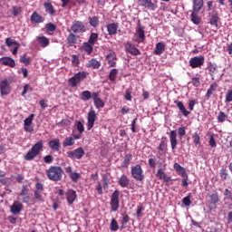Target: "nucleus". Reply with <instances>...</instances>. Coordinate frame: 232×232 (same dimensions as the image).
Here are the masks:
<instances>
[{"label": "nucleus", "instance_id": "1", "mask_svg": "<svg viewBox=\"0 0 232 232\" xmlns=\"http://www.w3.org/2000/svg\"><path fill=\"white\" fill-rule=\"evenodd\" d=\"M63 173H64V170H63V168L59 166H51L46 170V175L48 179L50 180H53V182H59V180H62Z\"/></svg>", "mask_w": 232, "mask_h": 232}, {"label": "nucleus", "instance_id": "2", "mask_svg": "<svg viewBox=\"0 0 232 232\" xmlns=\"http://www.w3.org/2000/svg\"><path fill=\"white\" fill-rule=\"evenodd\" d=\"M43 140L38 141L35 143L32 149L26 153L24 156L25 160H34L41 151H43Z\"/></svg>", "mask_w": 232, "mask_h": 232}, {"label": "nucleus", "instance_id": "3", "mask_svg": "<svg viewBox=\"0 0 232 232\" xmlns=\"http://www.w3.org/2000/svg\"><path fill=\"white\" fill-rule=\"evenodd\" d=\"M88 72H79L73 75V77L68 79V84L72 88H77L80 82H82L86 77H88Z\"/></svg>", "mask_w": 232, "mask_h": 232}, {"label": "nucleus", "instance_id": "4", "mask_svg": "<svg viewBox=\"0 0 232 232\" xmlns=\"http://www.w3.org/2000/svg\"><path fill=\"white\" fill-rule=\"evenodd\" d=\"M131 175L135 180L142 181L144 180V170L140 164H137L134 167H131Z\"/></svg>", "mask_w": 232, "mask_h": 232}, {"label": "nucleus", "instance_id": "5", "mask_svg": "<svg viewBox=\"0 0 232 232\" xmlns=\"http://www.w3.org/2000/svg\"><path fill=\"white\" fill-rule=\"evenodd\" d=\"M97 121V112L95 110L91 109L87 114V130L90 131L93 126H95V121Z\"/></svg>", "mask_w": 232, "mask_h": 232}, {"label": "nucleus", "instance_id": "6", "mask_svg": "<svg viewBox=\"0 0 232 232\" xmlns=\"http://www.w3.org/2000/svg\"><path fill=\"white\" fill-rule=\"evenodd\" d=\"M145 40H146V34H144V27L138 25L136 29V34L133 37V41L135 43H138V44H140V43H144Z\"/></svg>", "mask_w": 232, "mask_h": 232}, {"label": "nucleus", "instance_id": "7", "mask_svg": "<svg viewBox=\"0 0 232 232\" xmlns=\"http://www.w3.org/2000/svg\"><path fill=\"white\" fill-rule=\"evenodd\" d=\"M119 190H115L111 198V211H117L119 209Z\"/></svg>", "mask_w": 232, "mask_h": 232}, {"label": "nucleus", "instance_id": "8", "mask_svg": "<svg viewBox=\"0 0 232 232\" xmlns=\"http://www.w3.org/2000/svg\"><path fill=\"white\" fill-rule=\"evenodd\" d=\"M72 31L74 34H82V33L86 32V26H84V24L81 21H73L72 26Z\"/></svg>", "mask_w": 232, "mask_h": 232}, {"label": "nucleus", "instance_id": "9", "mask_svg": "<svg viewBox=\"0 0 232 232\" xmlns=\"http://www.w3.org/2000/svg\"><path fill=\"white\" fill-rule=\"evenodd\" d=\"M191 68H200L204 66V56H195L189 60Z\"/></svg>", "mask_w": 232, "mask_h": 232}, {"label": "nucleus", "instance_id": "10", "mask_svg": "<svg viewBox=\"0 0 232 232\" xmlns=\"http://www.w3.org/2000/svg\"><path fill=\"white\" fill-rule=\"evenodd\" d=\"M10 92H12V87H10V83L8 80H4L0 82V93L1 95H10Z\"/></svg>", "mask_w": 232, "mask_h": 232}, {"label": "nucleus", "instance_id": "11", "mask_svg": "<svg viewBox=\"0 0 232 232\" xmlns=\"http://www.w3.org/2000/svg\"><path fill=\"white\" fill-rule=\"evenodd\" d=\"M67 157H69V159H82V157H84V150L78 148L72 151H69L67 152Z\"/></svg>", "mask_w": 232, "mask_h": 232}, {"label": "nucleus", "instance_id": "12", "mask_svg": "<svg viewBox=\"0 0 232 232\" xmlns=\"http://www.w3.org/2000/svg\"><path fill=\"white\" fill-rule=\"evenodd\" d=\"M140 6H144V8H147L148 10H152V12H155L157 10L158 5L157 4H154L151 0H138Z\"/></svg>", "mask_w": 232, "mask_h": 232}, {"label": "nucleus", "instance_id": "13", "mask_svg": "<svg viewBox=\"0 0 232 232\" xmlns=\"http://www.w3.org/2000/svg\"><path fill=\"white\" fill-rule=\"evenodd\" d=\"M125 50L128 52V53H130V55H140V50L135 47V44H131L130 42H127L125 44Z\"/></svg>", "mask_w": 232, "mask_h": 232}, {"label": "nucleus", "instance_id": "14", "mask_svg": "<svg viewBox=\"0 0 232 232\" xmlns=\"http://www.w3.org/2000/svg\"><path fill=\"white\" fill-rule=\"evenodd\" d=\"M92 100L96 110H101V108H104V101L101 99V95L99 94V92H92Z\"/></svg>", "mask_w": 232, "mask_h": 232}, {"label": "nucleus", "instance_id": "15", "mask_svg": "<svg viewBox=\"0 0 232 232\" xmlns=\"http://www.w3.org/2000/svg\"><path fill=\"white\" fill-rule=\"evenodd\" d=\"M158 157L160 159L161 157H164L168 151V145L166 144V141L164 140H161L159 147H158Z\"/></svg>", "mask_w": 232, "mask_h": 232}, {"label": "nucleus", "instance_id": "16", "mask_svg": "<svg viewBox=\"0 0 232 232\" xmlns=\"http://www.w3.org/2000/svg\"><path fill=\"white\" fill-rule=\"evenodd\" d=\"M106 59L111 68L117 64V54L113 51H110L109 53L106 55Z\"/></svg>", "mask_w": 232, "mask_h": 232}, {"label": "nucleus", "instance_id": "17", "mask_svg": "<svg viewBox=\"0 0 232 232\" xmlns=\"http://www.w3.org/2000/svg\"><path fill=\"white\" fill-rule=\"evenodd\" d=\"M21 211H23V203L14 201L11 206V213H13V215H19Z\"/></svg>", "mask_w": 232, "mask_h": 232}, {"label": "nucleus", "instance_id": "18", "mask_svg": "<svg viewBox=\"0 0 232 232\" xmlns=\"http://www.w3.org/2000/svg\"><path fill=\"white\" fill-rule=\"evenodd\" d=\"M76 198H77V192H75V190L69 189L66 192V199H67L68 204H70V205L73 204L75 202Z\"/></svg>", "mask_w": 232, "mask_h": 232}, {"label": "nucleus", "instance_id": "19", "mask_svg": "<svg viewBox=\"0 0 232 232\" xmlns=\"http://www.w3.org/2000/svg\"><path fill=\"white\" fill-rule=\"evenodd\" d=\"M169 140L172 150H177V130H171L169 132Z\"/></svg>", "mask_w": 232, "mask_h": 232}, {"label": "nucleus", "instance_id": "20", "mask_svg": "<svg viewBox=\"0 0 232 232\" xmlns=\"http://www.w3.org/2000/svg\"><path fill=\"white\" fill-rule=\"evenodd\" d=\"M49 148H51L53 151H59V150H61V141L59 140V139L50 140Z\"/></svg>", "mask_w": 232, "mask_h": 232}, {"label": "nucleus", "instance_id": "21", "mask_svg": "<svg viewBox=\"0 0 232 232\" xmlns=\"http://www.w3.org/2000/svg\"><path fill=\"white\" fill-rule=\"evenodd\" d=\"M174 169L182 177L183 179H188V174H186V169L180 166L179 163H174Z\"/></svg>", "mask_w": 232, "mask_h": 232}, {"label": "nucleus", "instance_id": "22", "mask_svg": "<svg viewBox=\"0 0 232 232\" xmlns=\"http://www.w3.org/2000/svg\"><path fill=\"white\" fill-rule=\"evenodd\" d=\"M156 177L160 179V180H163V182H169V180H171V178L168 177L162 169H158Z\"/></svg>", "mask_w": 232, "mask_h": 232}, {"label": "nucleus", "instance_id": "23", "mask_svg": "<svg viewBox=\"0 0 232 232\" xmlns=\"http://www.w3.org/2000/svg\"><path fill=\"white\" fill-rule=\"evenodd\" d=\"M0 63H2L4 66H10V68H14L15 66V61L10 57H4L0 59Z\"/></svg>", "mask_w": 232, "mask_h": 232}, {"label": "nucleus", "instance_id": "24", "mask_svg": "<svg viewBox=\"0 0 232 232\" xmlns=\"http://www.w3.org/2000/svg\"><path fill=\"white\" fill-rule=\"evenodd\" d=\"M193 12H200L204 6V0H192Z\"/></svg>", "mask_w": 232, "mask_h": 232}, {"label": "nucleus", "instance_id": "25", "mask_svg": "<svg viewBox=\"0 0 232 232\" xmlns=\"http://www.w3.org/2000/svg\"><path fill=\"white\" fill-rule=\"evenodd\" d=\"M119 29V24H109L107 25V32L109 35H115L117 34V30Z\"/></svg>", "mask_w": 232, "mask_h": 232}, {"label": "nucleus", "instance_id": "26", "mask_svg": "<svg viewBox=\"0 0 232 232\" xmlns=\"http://www.w3.org/2000/svg\"><path fill=\"white\" fill-rule=\"evenodd\" d=\"M165 50H166V44H164L162 43H158L156 44L154 53H155V55H162V53H164Z\"/></svg>", "mask_w": 232, "mask_h": 232}, {"label": "nucleus", "instance_id": "27", "mask_svg": "<svg viewBox=\"0 0 232 232\" xmlns=\"http://www.w3.org/2000/svg\"><path fill=\"white\" fill-rule=\"evenodd\" d=\"M80 99L81 101H84V102L90 101V99H93V92L90 91H83L80 94Z\"/></svg>", "mask_w": 232, "mask_h": 232}, {"label": "nucleus", "instance_id": "28", "mask_svg": "<svg viewBox=\"0 0 232 232\" xmlns=\"http://www.w3.org/2000/svg\"><path fill=\"white\" fill-rule=\"evenodd\" d=\"M87 68H92L93 70H98V68H101V63L95 59H91L87 63H86Z\"/></svg>", "mask_w": 232, "mask_h": 232}, {"label": "nucleus", "instance_id": "29", "mask_svg": "<svg viewBox=\"0 0 232 232\" xmlns=\"http://www.w3.org/2000/svg\"><path fill=\"white\" fill-rule=\"evenodd\" d=\"M118 184L121 187V188H128V186H130V179L128 178V176L126 175H122L119 181Z\"/></svg>", "mask_w": 232, "mask_h": 232}, {"label": "nucleus", "instance_id": "30", "mask_svg": "<svg viewBox=\"0 0 232 232\" xmlns=\"http://www.w3.org/2000/svg\"><path fill=\"white\" fill-rule=\"evenodd\" d=\"M175 103L184 117H188V115H189L190 112L186 109L182 102H175Z\"/></svg>", "mask_w": 232, "mask_h": 232}, {"label": "nucleus", "instance_id": "31", "mask_svg": "<svg viewBox=\"0 0 232 232\" xmlns=\"http://www.w3.org/2000/svg\"><path fill=\"white\" fill-rule=\"evenodd\" d=\"M43 21H44V19H43V16L37 14V12L33 13L31 15V23L39 24L43 23Z\"/></svg>", "mask_w": 232, "mask_h": 232}, {"label": "nucleus", "instance_id": "32", "mask_svg": "<svg viewBox=\"0 0 232 232\" xmlns=\"http://www.w3.org/2000/svg\"><path fill=\"white\" fill-rule=\"evenodd\" d=\"M37 41L42 48H46L50 44V40L46 36H38Z\"/></svg>", "mask_w": 232, "mask_h": 232}, {"label": "nucleus", "instance_id": "33", "mask_svg": "<svg viewBox=\"0 0 232 232\" xmlns=\"http://www.w3.org/2000/svg\"><path fill=\"white\" fill-rule=\"evenodd\" d=\"M75 144V139L73 137H67L63 142V148H67L68 146H73Z\"/></svg>", "mask_w": 232, "mask_h": 232}, {"label": "nucleus", "instance_id": "34", "mask_svg": "<svg viewBox=\"0 0 232 232\" xmlns=\"http://www.w3.org/2000/svg\"><path fill=\"white\" fill-rule=\"evenodd\" d=\"M98 41H99V34L92 33L90 37H89V41L87 43H89L92 45H95Z\"/></svg>", "mask_w": 232, "mask_h": 232}, {"label": "nucleus", "instance_id": "35", "mask_svg": "<svg viewBox=\"0 0 232 232\" xmlns=\"http://www.w3.org/2000/svg\"><path fill=\"white\" fill-rule=\"evenodd\" d=\"M75 43H77V35L71 33L67 36V44H69V46H72L75 44Z\"/></svg>", "mask_w": 232, "mask_h": 232}, {"label": "nucleus", "instance_id": "36", "mask_svg": "<svg viewBox=\"0 0 232 232\" xmlns=\"http://www.w3.org/2000/svg\"><path fill=\"white\" fill-rule=\"evenodd\" d=\"M82 48L88 55H91L92 52H93V44L89 42L84 43Z\"/></svg>", "mask_w": 232, "mask_h": 232}, {"label": "nucleus", "instance_id": "37", "mask_svg": "<svg viewBox=\"0 0 232 232\" xmlns=\"http://www.w3.org/2000/svg\"><path fill=\"white\" fill-rule=\"evenodd\" d=\"M198 12H195L193 11L192 14H190V17H191V21L192 23H194V24H200V17H198Z\"/></svg>", "mask_w": 232, "mask_h": 232}, {"label": "nucleus", "instance_id": "38", "mask_svg": "<svg viewBox=\"0 0 232 232\" xmlns=\"http://www.w3.org/2000/svg\"><path fill=\"white\" fill-rule=\"evenodd\" d=\"M44 8L47 14H51V15H53L55 14V10L53 9V5L50 2L44 3Z\"/></svg>", "mask_w": 232, "mask_h": 232}, {"label": "nucleus", "instance_id": "39", "mask_svg": "<svg viewBox=\"0 0 232 232\" xmlns=\"http://www.w3.org/2000/svg\"><path fill=\"white\" fill-rule=\"evenodd\" d=\"M89 23L91 26H93V28H97L99 26V17L97 16L90 17Z\"/></svg>", "mask_w": 232, "mask_h": 232}, {"label": "nucleus", "instance_id": "40", "mask_svg": "<svg viewBox=\"0 0 232 232\" xmlns=\"http://www.w3.org/2000/svg\"><path fill=\"white\" fill-rule=\"evenodd\" d=\"M218 87V85L217 83H212L209 87V89L207 92V97H211V94L214 92H217V88Z\"/></svg>", "mask_w": 232, "mask_h": 232}, {"label": "nucleus", "instance_id": "41", "mask_svg": "<svg viewBox=\"0 0 232 232\" xmlns=\"http://www.w3.org/2000/svg\"><path fill=\"white\" fill-rule=\"evenodd\" d=\"M110 228H111V231L119 230V223L115 220V218L111 219Z\"/></svg>", "mask_w": 232, "mask_h": 232}, {"label": "nucleus", "instance_id": "42", "mask_svg": "<svg viewBox=\"0 0 232 232\" xmlns=\"http://www.w3.org/2000/svg\"><path fill=\"white\" fill-rule=\"evenodd\" d=\"M210 24L215 26V28H218V15L214 14L210 19Z\"/></svg>", "mask_w": 232, "mask_h": 232}, {"label": "nucleus", "instance_id": "43", "mask_svg": "<svg viewBox=\"0 0 232 232\" xmlns=\"http://www.w3.org/2000/svg\"><path fill=\"white\" fill-rule=\"evenodd\" d=\"M226 119H227V114H226L224 111H220L218 115V121L225 122Z\"/></svg>", "mask_w": 232, "mask_h": 232}, {"label": "nucleus", "instance_id": "44", "mask_svg": "<svg viewBox=\"0 0 232 232\" xmlns=\"http://www.w3.org/2000/svg\"><path fill=\"white\" fill-rule=\"evenodd\" d=\"M26 195H28V188H27L26 186H24V187L22 188L21 192L18 193V198H17V199H18V200H21V197H24V196H26Z\"/></svg>", "mask_w": 232, "mask_h": 232}, {"label": "nucleus", "instance_id": "45", "mask_svg": "<svg viewBox=\"0 0 232 232\" xmlns=\"http://www.w3.org/2000/svg\"><path fill=\"white\" fill-rule=\"evenodd\" d=\"M5 44L9 48H12L13 46L19 44V43L15 42L12 38H6Z\"/></svg>", "mask_w": 232, "mask_h": 232}, {"label": "nucleus", "instance_id": "46", "mask_svg": "<svg viewBox=\"0 0 232 232\" xmlns=\"http://www.w3.org/2000/svg\"><path fill=\"white\" fill-rule=\"evenodd\" d=\"M34 117L35 114H31L28 118L24 120V125L32 126V122H34Z\"/></svg>", "mask_w": 232, "mask_h": 232}, {"label": "nucleus", "instance_id": "47", "mask_svg": "<svg viewBox=\"0 0 232 232\" xmlns=\"http://www.w3.org/2000/svg\"><path fill=\"white\" fill-rule=\"evenodd\" d=\"M192 139H193V142H194V144H196V146L200 144V135L198 132H195L192 135Z\"/></svg>", "mask_w": 232, "mask_h": 232}, {"label": "nucleus", "instance_id": "48", "mask_svg": "<svg viewBox=\"0 0 232 232\" xmlns=\"http://www.w3.org/2000/svg\"><path fill=\"white\" fill-rule=\"evenodd\" d=\"M117 69H112L109 74L110 81H115V79H117Z\"/></svg>", "mask_w": 232, "mask_h": 232}, {"label": "nucleus", "instance_id": "49", "mask_svg": "<svg viewBox=\"0 0 232 232\" xmlns=\"http://www.w3.org/2000/svg\"><path fill=\"white\" fill-rule=\"evenodd\" d=\"M184 206H191V194H188L182 199Z\"/></svg>", "mask_w": 232, "mask_h": 232}, {"label": "nucleus", "instance_id": "50", "mask_svg": "<svg viewBox=\"0 0 232 232\" xmlns=\"http://www.w3.org/2000/svg\"><path fill=\"white\" fill-rule=\"evenodd\" d=\"M209 198H210V202H211L212 204H217V203H218V200H219V198H218V194H217V193L212 194V195L209 196Z\"/></svg>", "mask_w": 232, "mask_h": 232}, {"label": "nucleus", "instance_id": "51", "mask_svg": "<svg viewBox=\"0 0 232 232\" xmlns=\"http://www.w3.org/2000/svg\"><path fill=\"white\" fill-rule=\"evenodd\" d=\"M34 198H36V200H39L40 202H43V200H44L43 191L35 190L34 191Z\"/></svg>", "mask_w": 232, "mask_h": 232}, {"label": "nucleus", "instance_id": "52", "mask_svg": "<svg viewBox=\"0 0 232 232\" xmlns=\"http://www.w3.org/2000/svg\"><path fill=\"white\" fill-rule=\"evenodd\" d=\"M70 178L72 179V182H77V180L81 179V174L77 172H72L71 173Z\"/></svg>", "mask_w": 232, "mask_h": 232}, {"label": "nucleus", "instance_id": "53", "mask_svg": "<svg viewBox=\"0 0 232 232\" xmlns=\"http://www.w3.org/2000/svg\"><path fill=\"white\" fill-rule=\"evenodd\" d=\"M32 86H30V84H25L24 86V91L22 92V96L25 97L26 93H28V92H32Z\"/></svg>", "mask_w": 232, "mask_h": 232}, {"label": "nucleus", "instance_id": "54", "mask_svg": "<svg viewBox=\"0 0 232 232\" xmlns=\"http://www.w3.org/2000/svg\"><path fill=\"white\" fill-rule=\"evenodd\" d=\"M72 66H79V56H77L76 54H72Z\"/></svg>", "mask_w": 232, "mask_h": 232}, {"label": "nucleus", "instance_id": "55", "mask_svg": "<svg viewBox=\"0 0 232 232\" xmlns=\"http://www.w3.org/2000/svg\"><path fill=\"white\" fill-rule=\"evenodd\" d=\"M21 12H23V9L21 8V6L13 7V15L17 16L19 15V14H21Z\"/></svg>", "mask_w": 232, "mask_h": 232}, {"label": "nucleus", "instance_id": "56", "mask_svg": "<svg viewBox=\"0 0 232 232\" xmlns=\"http://www.w3.org/2000/svg\"><path fill=\"white\" fill-rule=\"evenodd\" d=\"M178 135L180 139H182V137H184V135H186V127H179L178 129Z\"/></svg>", "mask_w": 232, "mask_h": 232}, {"label": "nucleus", "instance_id": "57", "mask_svg": "<svg viewBox=\"0 0 232 232\" xmlns=\"http://www.w3.org/2000/svg\"><path fill=\"white\" fill-rule=\"evenodd\" d=\"M76 128H77L79 133H82L84 131V125L81 121L76 122Z\"/></svg>", "mask_w": 232, "mask_h": 232}, {"label": "nucleus", "instance_id": "58", "mask_svg": "<svg viewBox=\"0 0 232 232\" xmlns=\"http://www.w3.org/2000/svg\"><path fill=\"white\" fill-rule=\"evenodd\" d=\"M45 164H52L53 162V157L52 155H47L44 158Z\"/></svg>", "mask_w": 232, "mask_h": 232}, {"label": "nucleus", "instance_id": "59", "mask_svg": "<svg viewBox=\"0 0 232 232\" xmlns=\"http://www.w3.org/2000/svg\"><path fill=\"white\" fill-rule=\"evenodd\" d=\"M125 101H131V90L127 89L124 95Z\"/></svg>", "mask_w": 232, "mask_h": 232}, {"label": "nucleus", "instance_id": "60", "mask_svg": "<svg viewBox=\"0 0 232 232\" xmlns=\"http://www.w3.org/2000/svg\"><path fill=\"white\" fill-rule=\"evenodd\" d=\"M20 63H23V64H25L26 66H28V64H30V58H26L25 55L21 56Z\"/></svg>", "mask_w": 232, "mask_h": 232}, {"label": "nucleus", "instance_id": "61", "mask_svg": "<svg viewBox=\"0 0 232 232\" xmlns=\"http://www.w3.org/2000/svg\"><path fill=\"white\" fill-rule=\"evenodd\" d=\"M46 29L48 30V32H55V30L57 29V26L53 24H47Z\"/></svg>", "mask_w": 232, "mask_h": 232}, {"label": "nucleus", "instance_id": "62", "mask_svg": "<svg viewBox=\"0 0 232 232\" xmlns=\"http://www.w3.org/2000/svg\"><path fill=\"white\" fill-rule=\"evenodd\" d=\"M226 102H232V89L227 91L226 94Z\"/></svg>", "mask_w": 232, "mask_h": 232}, {"label": "nucleus", "instance_id": "63", "mask_svg": "<svg viewBox=\"0 0 232 232\" xmlns=\"http://www.w3.org/2000/svg\"><path fill=\"white\" fill-rule=\"evenodd\" d=\"M191 83L198 88V86H200V78H192Z\"/></svg>", "mask_w": 232, "mask_h": 232}, {"label": "nucleus", "instance_id": "64", "mask_svg": "<svg viewBox=\"0 0 232 232\" xmlns=\"http://www.w3.org/2000/svg\"><path fill=\"white\" fill-rule=\"evenodd\" d=\"M208 143H209V146H211L212 148H217V141L215 140V138L213 137V135L210 136Z\"/></svg>", "mask_w": 232, "mask_h": 232}]
</instances>
